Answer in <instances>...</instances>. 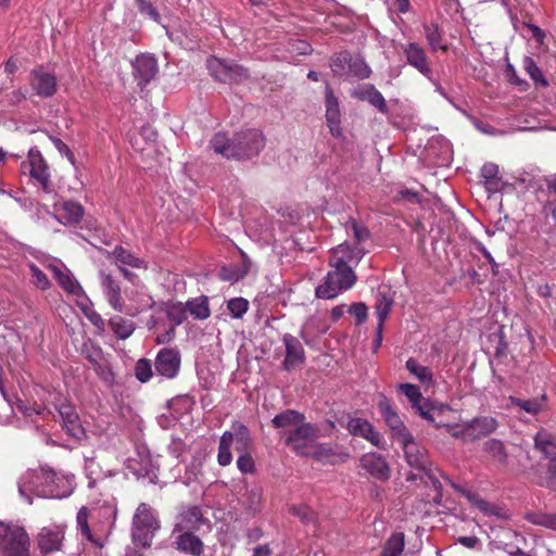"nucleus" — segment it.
Instances as JSON below:
<instances>
[{
	"label": "nucleus",
	"instance_id": "f257e3e1",
	"mask_svg": "<svg viewBox=\"0 0 556 556\" xmlns=\"http://www.w3.org/2000/svg\"><path fill=\"white\" fill-rule=\"evenodd\" d=\"M329 263L334 270L329 271L325 281L316 288V296L319 299H333L348 288V261L343 244L331 252Z\"/></svg>",
	"mask_w": 556,
	"mask_h": 556
},
{
	"label": "nucleus",
	"instance_id": "f03ea898",
	"mask_svg": "<svg viewBox=\"0 0 556 556\" xmlns=\"http://www.w3.org/2000/svg\"><path fill=\"white\" fill-rule=\"evenodd\" d=\"M160 528V520L153 508L147 503L139 504L131 523V539L134 544L142 548L150 547Z\"/></svg>",
	"mask_w": 556,
	"mask_h": 556
},
{
	"label": "nucleus",
	"instance_id": "7ed1b4c3",
	"mask_svg": "<svg viewBox=\"0 0 556 556\" xmlns=\"http://www.w3.org/2000/svg\"><path fill=\"white\" fill-rule=\"evenodd\" d=\"M235 443V450L240 452L252 451L253 440L249 428L236 421L231 425V430L225 431L219 440L217 462L225 467L231 464L232 454L230 447Z\"/></svg>",
	"mask_w": 556,
	"mask_h": 556
},
{
	"label": "nucleus",
	"instance_id": "20e7f679",
	"mask_svg": "<svg viewBox=\"0 0 556 556\" xmlns=\"http://www.w3.org/2000/svg\"><path fill=\"white\" fill-rule=\"evenodd\" d=\"M29 546L24 528L0 521V551L4 556H30Z\"/></svg>",
	"mask_w": 556,
	"mask_h": 556
},
{
	"label": "nucleus",
	"instance_id": "39448f33",
	"mask_svg": "<svg viewBox=\"0 0 556 556\" xmlns=\"http://www.w3.org/2000/svg\"><path fill=\"white\" fill-rule=\"evenodd\" d=\"M211 75L225 84H239L249 78V72L242 65L216 56L207 59Z\"/></svg>",
	"mask_w": 556,
	"mask_h": 556
},
{
	"label": "nucleus",
	"instance_id": "423d86ee",
	"mask_svg": "<svg viewBox=\"0 0 556 556\" xmlns=\"http://www.w3.org/2000/svg\"><path fill=\"white\" fill-rule=\"evenodd\" d=\"M235 159H250L260 153L265 146V138L258 129H247L233 136Z\"/></svg>",
	"mask_w": 556,
	"mask_h": 556
},
{
	"label": "nucleus",
	"instance_id": "0eeeda50",
	"mask_svg": "<svg viewBox=\"0 0 556 556\" xmlns=\"http://www.w3.org/2000/svg\"><path fill=\"white\" fill-rule=\"evenodd\" d=\"M23 169H28L29 175L41 188L49 192L51 190L49 165L37 148H31L27 154V161L22 163Z\"/></svg>",
	"mask_w": 556,
	"mask_h": 556
},
{
	"label": "nucleus",
	"instance_id": "6e6552de",
	"mask_svg": "<svg viewBox=\"0 0 556 556\" xmlns=\"http://www.w3.org/2000/svg\"><path fill=\"white\" fill-rule=\"evenodd\" d=\"M316 429L311 424L301 422L286 438V444L299 455H308L313 446Z\"/></svg>",
	"mask_w": 556,
	"mask_h": 556
},
{
	"label": "nucleus",
	"instance_id": "1a4fd4ad",
	"mask_svg": "<svg viewBox=\"0 0 556 556\" xmlns=\"http://www.w3.org/2000/svg\"><path fill=\"white\" fill-rule=\"evenodd\" d=\"M379 410L394 440L402 443L403 441H408L410 437H413L399 414L391 407L387 400L379 403Z\"/></svg>",
	"mask_w": 556,
	"mask_h": 556
},
{
	"label": "nucleus",
	"instance_id": "9d476101",
	"mask_svg": "<svg viewBox=\"0 0 556 556\" xmlns=\"http://www.w3.org/2000/svg\"><path fill=\"white\" fill-rule=\"evenodd\" d=\"M180 353L173 348H163L159 351L154 366L160 376L167 379H173L177 376L180 369Z\"/></svg>",
	"mask_w": 556,
	"mask_h": 556
},
{
	"label": "nucleus",
	"instance_id": "9b49d317",
	"mask_svg": "<svg viewBox=\"0 0 556 556\" xmlns=\"http://www.w3.org/2000/svg\"><path fill=\"white\" fill-rule=\"evenodd\" d=\"M498 422L491 416L472 418L464 424L462 430L464 440L476 441L496 431Z\"/></svg>",
	"mask_w": 556,
	"mask_h": 556
},
{
	"label": "nucleus",
	"instance_id": "f8f14e48",
	"mask_svg": "<svg viewBox=\"0 0 556 556\" xmlns=\"http://www.w3.org/2000/svg\"><path fill=\"white\" fill-rule=\"evenodd\" d=\"M58 413L61 418L62 427L70 437L76 441H81L86 438V431L80 424L79 416L74 405L62 403L58 406Z\"/></svg>",
	"mask_w": 556,
	"mask_h": 556
},
{
	"label": "nucleus",
	"instance_id": "ddd939ff",
	"mask_svg": "<svg viewBox=\"0 0 556 556\" xmlns=\"http://www.w3.org/2000/svg\"><path fill=\"white\" fill-rule=\"evenodd\" d=\"M407 64L416 68L421 75L432 80L433 70L426 51L416 42H409L403 48Z\"/></svg>",
	"mask_w": 556,
	"mask_h": 556
},
{
	"label": "nucleus",
	"instance_id": "4468645a",
	"mask_svg": "<svg viewBox=\"0 0 556 556\" xmlns=\"http://www.w3.org/2000/svg\"><path fill=\"white\" fill-rule=\"evenodd\" d=\"M400 444L403 448L405 460L409 467L421 472L431 466L427 450L417 444L414 437H410L408 441H403Z\"/></svg>",
	"mask_w": 556,
	"mask_h": 556
},
{
	"label": "nucleus",
	"instance_id": "2eb2a0df",
	"mask_svg": "<svg viewBox=\"0 0 556 556\" xmlns=\"http://www.w3.org/2000/svg\"><path fill=\"white\" fill-rule=\"evenodd\" d=\"M282 341L286 348V356L282 362V368L286 371H292L304 364V348L300 340L290 333H286L282 338Z\"/></svg>",
	"mask_w": 556,
	"mask_h": 556
},
{
	"label": "nucleus",
	"instance_id": "dca6fc26",
	"mask_svg": "<svg viewBox=\"0 0 556 556\" xmlns=\"http://www.w3.org/2000/svg\"><path fill=\"white\" fill-rule=\"evenodd\" d=\"M361 467L379 481H388L391 468L387 459L378 453L364 454L359 459Z\"/></svg>",
	"mask_w": 556,
	"mask_h": 556
},
{
	"label": "nucleus",
	"instance_id": "f3484780",
	"mask_svg": "<svg viewBox=\"0 0 556 556\" xmlns=\"http://www.w3.org/2000/svg\"><path fill=\"white\" fill-rule=\"evenodd\" d=\"M350 433L367 440L380 450L387 448L386 440L367 419L350 418Z\"/></svg>",
	"mask_w": 556,
	"mask_h": 556
},
{
	"label": "nucleus",
	"instance_id": "a211bd4d",
	"mask_svg": "<svg viewBox=\"0 0 556 556\" xmlns=\"http://www.w3.org/2000/svg\"><path fill=\"white\" fill-rule=\"evenodd\" d=\"M134 76L138 85H148L157 74L159 66L155 58L149 54H140L132 62Z\"/></svg>",
	"mask_w": 556,
	"mask_h": 556
},
{
	"label": "nucleus",
	"instance_id": "6ab92c4d",
	"mask_svg": "<svg viewBox=\"0 0 556 556\" xmlns=\"http://www.w3.org/2000/svg\"><path fill=\"white\" fill-rule=\"evenodd\" d=\"M30 85L39 97L49 98L56 91V77L43 68H35L30 73Z\"/></svg>",
	"mask_w": 556,
	"mask_h": 556
},
{
	"label": "nucleus",
	"instance_id": "aec40b11",
	"mask_svg": "<svg viewBox=\"0 0 556 556\" xmlns=\"http://www.w3.org/2000/svg\"><path fill=\"white\" fill-rule=\"evenodd\" d=\"M325 105L327 125L331 135L334 137H343V132L340 127L341 113L339 109V101L328 85L326 86Z\"/></svg>",
	"mask_w": 556,
	"mask_h": 556
},
{
	"label": "nucleus",
	"instance_id": "412c9836",
	"mask_svg": "<svg viewBox=\"0 0 556 556\" xmlns=\"http://www.w3.org/2000/svg\"><path fill=\"white\" fill-rule=\"evenodd\" d=\"M176 548L190 556H201L204 552L203 541L194 534V531H174Z\"/></svg>",
	"mask_w": 556,
	"mask_h": 556
},
{
	"label": "nucleus",
	"instance_id": "4be33fe9",
	"mask_svg": "<svg viewBox=\"0 0 556 556\" xmlns=\"http://www.w3.org/2000/svg\"><path fill=\"white\" fill-rule=\"evenodd\" d=\"M350 227L353 229L355 245L350 247V263L358 262L367 252L370 233L367 227L350 218Z\"/></svg>",
	"mask_w": 556,
	"mask_h": 556
},
{
	"label": "nucleus",
	"instance_id": "5701e85b",
	"mask_svg": "<svg viewBox=\"0 0 556 556\" xmlns=\"http://www.w3.org/2000/svg\"><path fill=\"white\" fill-rule=\"evenodd\" d=\"M59 220L64 225L78 224L85 214L83 205L75 201H63L54 205Z\"/></svg>",
	"mask_w": 556,
	"mask_h": 556
},
{
	"label": "nucleus",
	"instance_id": "b1692460",
	"mask_svg": "<svg viewBox=\"0 0 556 556\" xmlns=\"http://www.w3.org/2000/svg\"><path fill=\"white\" fill-rule=\"evenodd\" d=\"M352 96L361 101H367L381 113L388 112L387 102L383 96L375 88L374 85L367 84L355 88Z\"/></svg>",
	"mask_w": 556,
	"mask_h": 556
},
{
	"label": "nucleus",
	"instance_id": "393cba45",
	"mask_svg": "<svg viewBox=\"0 0 556 556\" xmlns=\"http://www.w3.org/2000/svg\"><path fill=\"white\" fill-rule=\"evenodd\" d=\"M101 286L109 304L117 312L124 311V301L122 298L119 283L110 274L102 275Z\"/></svg>",
	"mask_w": 556,
	"mask_h": 556
},
{
	"label": "nucleus",
	"instance_id": "a878e982",
	"mask_svg": "<svg viewBox=\"0 0 556 556\" xmlns=\"http://www.w3.org/2000/svg\"><path fill=\"white\" fill-rule=\"evenodd\" d=\"M77 529L84 539L90 542L96 548L102 549L106 543V539L102 535L93 533L88 523V509L81 507L76 516Z\"/></svg>",
	"mask_w": 556,
	"mask_h": 556
},
{
	"label": "nucleus",
	"instance_id": "bb28decb",
	"mask_svg": "<svg viewBox=\"0 0 556 556\" xmlns=\"http://www.w3.org/2000/svg\"><path fill=\"white\" fill-rule=\"evenodd\" d=\"M38 479L43 484V490L41 491L43 496L52 498H60L63 496V493L58 489V484L61 479L52 468L48 466L40 467Z\"/></svg>",
	"mask_w": 556,
	"mask_h": 556
},
{
	"label": "nucleus",
	"instance_id": "cd10ccee",
	"mask_svg": "<svg viewBox=\"0 0 556 556\" xmlns=\"http://www.w3.org/2000/svg\"><path fill=\"white\" fill-rule=\"evenodd\" d=\"M206 521L199 506H192L181 515L180 521L174 531H197Z\"/></svg>",
	"mask_w": 556,
	"mask_h": 556
},
{
	"label": "nucleus",
	"instance_id": "c85d7f7f",
	"mask_svg": "<svg viewBox=\"0 0 556 556\" xmlns=\"http://www.w3.org/2000/svg\"><path fill=\"white\" fill-rule=\"evenodd\" d=\"M482 451L497 465L502 467L508 465L509 455L503 441L494 438L489 439L483 443Z\"/></svg>",
	"mask_w": 556,
	"mask_h": 556
},
{
	"label": "nucleus",
	"instance_id": "c756f323",
	"mask_svg": "<svg viewBox=\"0 0 556 556\" xmlns=\"http://www.w3.org/2000/svg\"><path fill=\"white\" fill-rule=\"evenodd\" d=\"M63 533L60 530L42 528L38 535V547L41 553L48 554L61 548Z\"/></svg>",
	"mask_w": 556,
	"mask_h": 556
},
{
	"label": "nucleus",
	"instance_id": "7c9ffc66",
	"mask_svg": "<svg viewBox=\"0 0 556 556\" xmlns=\"http://www.w3.org/2000/svg\"><path fill=\"white\" fill-rule=\"evenodd\" d=\"M109 258H113L115 262L123 265H128L134 268H147V265L142 258L137 257L131 251L125 249L122 245H117L108 255Z\"/></svg>",
	"mask_w": 556,
	"mask_h": 556
},
{
	"label": "nucleus",
	"instance_id": "2f4dec72",
	"mask_svg": "<svg viewBox=\"0 0 556 556\" xmlns=\"http://www.w3.org/2000/svg\"><path fill=\"white\" fill-rule=\"evenodd\" d=\"M187 312L198 320H205L211 316L208 298L201 295L186 302Z\"/></svg>",
	"mask_w": 556,
	"mask_h": 556
},
{
	"label": "nucleus",
	"instance_id": "473e14b6",
	"mask_svg": "<svg viewBox=\"0 0 556 556\" xmlns=\"http://www.w3.org/2000/svg\"><path fill=\"white\" fill-rule=\"evenodd\" d=\"M534 447L549 462L556 458V443L549 433L538 432L534 437Z\"/></svg>",
	"mask_w": 556,
	"mask_h": 556
},
{
	"label": "nucleus",
	"instance_id": "72a5a7b5",
	"mask_svg": "<svg viewBox=\"0 0 556 556\" xmlns=\"http://www.w3.org/2000/svg\"><path fill=\"white\" fill-rule=\"evenodd\" d=\"M210 146L217 154L227 159H235L233 138L228 139L225 134L218 132L211 139Z\"/></svg>",
	"mask_w": 556,
	"mask_h": 556
},
{
	"label": "nucleus",
	"instance_id": "f704fd0d",
	"mask_svg": "<svg viewBox=\"0 0 556 556\" xmlns=\"http://www.w3.org/2000/svg\"><path fill=\"white\" fill-rule=\"evenodd\" d=\"M109 325L114 334L122 340L129 338L135 331V324L119 315L112 317Z\"/></svg>",
	"mask_w": 556,
	"mask_h": 556
},
{
	"label": "nucleus",
	"instance_id": "c9c22d12",
	"mask_svg": "<svg viewBox=\"0 0 556 556\" xmlns=\"http://www.w3.org/2000/svg\"><path fill=\"white\" fill-rule=\"evenodd\" d=\"M304 420V415L293 409H287L276 415L271 422L275 428L296 427Z\"/></svg>",
	"mask_w": 556,
	"mask_h": 556
},
{
	"label": "nucleus",
	"instance_id": "e433bc0d",
	"mask_svg": "<svg viewBox=\"0 0 556 556\" xmlns=\"http://www.w3.org/2000/svg\"><path fill=\"white\" fill-rule=\"evenodd\" d=\"M54 277L63 290L73 295L81 294L83 288L70 274L63 273L61 269L54 268Z\"/></svg>",
	"mask_w": 556,
	"mask_h": 556
},
{
	"label": "nucleus",
	"instance_id": "4c0bfd02",
	"mask_svg": "<svg viewBox=\"0 0 556 556\" xmlns=\"http://www.w3.org/2000/svg\"><path fill=\"white\" fill-rule=\"evenodd\" d=\"M404 545V533H394L383 545L380 556H399L403 552Z\"/></svg>",
	"mask_w": 556,
	"mask_h": 556
},
{
	"label": "nucleus",
	"instance_id": "58836bf2",
	"mask_svg": "<svg viewBox=\"0 0 556 556\" xmlns=\"http://www.w3.org/2000/svg\"><path fill=\"white\" fill-rule=\"evenodd\" d=\"M420 481L425 484V486L432 488L435 491V495L433 496L432 501L435 504H440L442 501V483L432 472L430 466L425 471H421Z\"/></svg>",
	"mask_w": 556,
	"mask_h": 556
},
{
	"label": "nucleus",
	"instance_id": "ea45409f",
	"mask_svg": "<svg viewBox=\"0 0 556 556\" xmlns=\"http://www.w3.org/2000/svg\"><path fill=\"white\" fill-rule=\"evenodd\" d=\"M406 369L414 375L422 383L432 382L431 369L427 366L420 365L415 358L409 357L406 361Z\"/></svg>",
	"mask_w": 556,
	"mask_h": 556
},
{
	"label": "nucleus",
	"instance_id": "a19ab883",
	"mask_svg": "<svg viewBox=\"0 0 556 556\" xmlns=\"http://www.w3.org/2000/svg\"><path fill=\"white\" fill-rule=\"evenodd\" d=\"M545 401V396L543 395L541 399H530L522 400L519 397H510V403L515 407H519L520 409L536 415L539 412L543 409V403Z\"/></svg>",
	"mask_w": 556,
	"mask_h": 556
},
{
	"label": "nucleus",
	"instance_id": "79ce46f5",
	"mask_svg": "<svg viewBox=\"0 0 556 556\" xmlns=\"http://www.w3.org/2000/svg\"><path fill=\"white\" fill-rule=\"evenodd\" d=\"M167 318L173 323L172 326L176 329V326L181 325L187 319V307L186 304L180 302L167 304L165 307Z\"/></svg>",
	"mask_w": 556,
	"mask_h": 556
},
{
	"label": "nucleus",
	"instance_id": "37998d69",
	"mask_svg": "<svg viewBox=\"0 0 556 556\" xmlns=\"http://www.w3.org/2000/svg\"><path fill=\"white\" fill-rule=\"evenodd\" d=\"M351 74L359 79L368 78L371 74L370 67L359 54L350 58V75Z\"/></svg>",
	"mask_w": 556,
	"mask_h": 556
},
{
	"label": "nucleus",
	"instance_id": "c03bdc74",
	"mask_svg": "<svg viewBox=\"0 0 556 556\" xmlns=\"http://www.w3.org/2000/svg\"><path fill=\"white\" fill-rule=\"evenodd\" d=\"M424 29L428 45L433 51L439 49H442L443 51L447 50L446 46L441 45L442 36L437 24L424 25Z\"/></svg>",
	"mask_w": 556,
	"mask_h": 556
},
{
	"label": "nucleus",
	"instance_id": "a18cd8bd",
	"mask_svg": "<svg viewBox=\"0 0 556 556\" xmlns=\"http://www.w3.org/2000/svg\"><path fill=\"white\" fill-rule=\"evenodd\" d=\"M393 305V300L386 294H379V299L376 305V313L378 315V331L382 332L383 324L389 315V312Z\"/></svg>",
	"mask_w": 556,
	"mask_h": 556
},
{
	"label": "nucleus",
	"instance_id": "49530a36",
	"mask_svg": "<svg viewBox=\"0 0 556 556\" xmlns=\"http://www.w3.org/2000/svg\"><path fill=\"white\" fill-rule=\"evenodd\" d=\"M523 66L529 76L534 80L536 85H540L542 87L548 86V81L543 76L541 70L534 62V60L530 56H526L523 60Z\"/></svg>",
	"mask_w": 556,
	"mask_h": 556
},
{
	"label": "nucleus",
	"instance_id": "de8ad7c7",
	"mask_svg": "<svg viewBox=\"0 0 556 556\" xmlns=\"http://www.w3.org/2000/svg\"><path fill=\"white\" fill-rule=\"evenodd\" d=\"M227 308L232 318H242L249 309V301L241 296L232 298L227 302Z\"/></svg>",
	"mask_w": 556,
	"mask_h": 556
},
{
	"label": "nucleus",
	"instance_id": "09e8293b",
	"mask_svg": "<svg viewBox=\"0 0 556 556\" xmlns=\"http://www.w3.org/2000/svg\"><path fill=\"white\" fill-rule=\"evenodd\" d=\"M135 376L141 383L148 382L153 376L151 361L148 358L138 359L135 365Z\"/></svg>",
	"mask_w": 556,
	"mask_h": 556
},
{
	"label": "nucleus",
	"instance_id": "8fccbe9b",
	"mask_svg": "<svg viewBox=\"0 0 556 556\" xmlns=\"http://www.w3.org/2000/svg\"><path fill=\"white\" fill-rule=\"evenodd\" d=\"M528 521L535 526L545 527L556 531V514H529Z\"/></svg>",
	"mask_w": 556,
	"mask_h": 556
},
{
	"label": "nucleus",
	"instance_id": "3c124183",
	"mask_svg": "<svg viewBox=\"0 0 556 556\" xmlns=\"http://www.w3.org/2000/svg\"><path fill=\"white\" fill-rule=\"evenodd\" d=\"M498 166L494 163H485L481 168V177L484 179L485 185L491 188H496L498 184Z\"/></svg>",
	"mask_w": 556,
	"mask_h": 556
},
{
	"label": "nucleus",
	"instance_id": "603ef678",
	"mask_svg": "<svg viewBox=\"0 0 556 556\" xmlns=\"http://www.w3.org/2000/svg\"><path fill=\"white\" fill-rule=\"evenodd\" d=\"M397 389L408 399L412 406H416L418 402L424 401V396L420 393L419 388L415 384L401 383L399 384Z\"/></svg>",
	"mask_w": 556,
	"mask_h": 556
},
{
	"label": "nucleus",
	"instance_id": "864d4df0",
	"mask_svg": "<svg viewBox=\"0 0 556 556\" xmlns=\"http://www.w3.org/2000/svg\"><path fill=\"white\" fill-rule=\"evenodd\" d=\"M290 513L296 516L305 525L314 523L316 520L314 510L307 505H293L290 507Z\"/></svg>",
	"mask_w": 556,
	"mask_h": 556
},
{
	"label": "nucleus",
	"instance_id": "5fc2aeb1",
	"mask_svg": "<svg viewBox=\"0 0 556 556\" xmlns=\"http://www.w3.org/2000/svg\"><path fill=\"white\" fill-rule=\"evenodd\" d=\"M96 374L99 376L103 382L108 386H112L115 381V375L110 366V364L103 359L100 364H94Z\"/></svg>",
	"mask_w": 556,
	"mask_h": 556
},
{
	"label": "nucleus",
	"instance_id": "6e6d98bb",
	"mask_svg": "<svg viewBox=\"0 0 556 556\" xmlns=\"http://www.w3.org/2000/svg\"><path fill=\"white\" fill-rule=\"evenodd\" d=\"M348 54L345 52L333 55L330 60V68L334 76L342 77L345 74Z\"/></svg>",
	"mask_w": 556,
	"mask_h": 556
},
{
	"label": "nucleus",
	"instance_id": "4d7b16f0",
	"mask_svg": "<svg viewBox=\"0 0 556 556\" xmlns=\"http://www.w3.org/2000/svg\"><path fill=\"white\" fill-rule=\"evenodd\" d=\"M237 467L242 473H253L255 471V463L251 451L240 452L237 459Z\"/></svg>",
	"mask_w": 556,
	"mask_h": 556
},
{
	"label": "nucleus",
	"instance_id": "13d9d810",
	"mask_svg": "<svg viewBox=\"0 0 556 556\" xmlns=\"http://www.w3.org/2000/svg\"><path fill=\"white\" fill-rule=\"evenodd\" d=\"M30 273L34 280V285L40 290H47L51 283L47 275L35 264L30 265Z\"/></svg>",
	"mask_w": 556,
	"mask_h": 556
},
{
	"label": "nucleus",
	"instance_id": "bf43d9fd",
	"mask_svg": "<svg viewBox=\"0 0 556 556\" xmlns=\"http://www.w3.org/2000/svg\"><path fill=\"white\" fill-rule=\"evenodd\" d=\"M140 14L149 16L152 21L159 23L161 16L156 8L148 0H136Z\"/></svg>",
	"mask_w": 556,
	"mask_h": 556
},
{
	"label": "nucleus",
	"instance_id": "052dcab7",
	"mask_svg": "<svg viewBox=\"0 0 556 556\" xmlns=\"http://www.w3.org/2000/svg\"><path fill=\"white\" fill-rule=\"evenodd\" d=\"M469 500L472 502V504L479 508L483 514L485 515H490V516H498V508L494 505H492L491 503H489L488 501L477 496V495H472L469 497Z\"/></svg>",
	"mask_w": 556,
	"mask_h": 556
},
{
	"label": "nucleus",
	"instance_id": "680f3d73",
	"mask_svg": "<svg viewBox=\"0 0 556 556\" xmlns=\"http://www.w3.org/2000/svg\"><path fill=\"white\" fill-rule=\"evenodd\" d=\"M544 212L546 213V223L551 227V231L556 232V201H548L544 205Z\"/></svg>",
	"mask_w": 556,
	"mask_h": 556
},
{
	"label": "nucleus",
	"instance_id": "e2e57ef3",
	"mask_svg": "<svg viewBox=\"0 0 556 556\" xmlns=\"http://www.w3.org/2000/svg\"><path fill=\"white\" fill-rule=\"evenodd\" d=\"M350 314L354 315L357 324H362L367 318V306L359 302L350 305Z\"/></svg>",
	"mask_w": 556,
	"mask_h": 556
},
{
	"label": "nucleus",
	"instance_id": "0e129e2a",
	"mask_svg": "<svg viewBox=\"0 0 556 556\" xmlns=\"http://www.w3.org/2000/svg\"><path fill=\"white\" fill-rule=\"evenodd\" d=\"M51 140L55 147V149L72 163L75 164V156L72 150L68 148L66 143H64L61 139L56 137H51Z\"/></svg>",
	"mask_w": 556,
	"mask_h": 556
},
{
	"label": "nucleus",
	"instance_id": "69168bd1",
	"mask_svg": "<svg viewBox=\"0 0 556 556\" xmlns=\"http://www.w3.org/2000/svg\"><path fill=\"white\" fill-rule=\"evenodd\" d=\"M176 333L174 326H170L165 332L157 334L155 342L157 344H166L173 341Z\"/></svg>",
	"mask_w": 556,
	"mask_h": 556
},
{
	"label": "nucleus",
	"instance_id": "338daca9",
	"mask_svg": "<svg viewBox=\"0 0 556 556\" xmlns=\"http://www.w3.org/2000/svg\"><path fill=\"white\" fill-rule=\"evenodd\" d=\"M412 407H413V409H415L416 414H418L421 418H424V417H426L427 413H429L431 407H433V405L430 404L428 402V400H426L424 397V401L418 402V404L416 406H412Z\"/></svg>",
	"mask_w": 556,
	"mask_h": 556
},
{
	"label": "nucleus",
	"instance_id": "774afa93",
	"mask_svg": "<svg viewBox=\"0 0 556 556\" xmlns=\"http://www.w3.org/2000/svg\"><path fill=\"white\" fill-rule=\"evenodd\" d=\"M273 549L268 544H260L253 548L252 556H271Z\"/></svg>",
	"mask_w": 556,
	"mask_h": 556
}]
</instances>
